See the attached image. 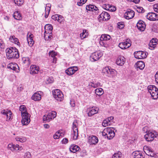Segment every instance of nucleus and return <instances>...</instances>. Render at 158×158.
<instances>
[{
  "label": "nucleus",
  "instance_id": "obj_1",
  "mask_svg": "<svg viewBox=\"0 0 158 158\" xmlns=\"http://www.w3.org/2000/svg\"><path fill=\"white\" fill-rule=\"evenodd\" d=\"M6 52L7 58L8 59H17L19 57L18 50L15 47L7 48L6 50Z\"/></svg>",
  "mask_w": 158,
  "mask_h": 158
},
{
  "label": "nucleus",
  "instance_id": "obj_2",
  "mask_svg": "<svg viewBox=\"0 0 158 158\" xmlns=\"http://www.w3.org/2000/svg\"><path fill=\"white\" fill-rule=\"evenodd\" d=\"M102 135L103 136H106L108 139L110 140L115 136V133L113 128L107 127L103 130Z\"/></svg>",
  "mask_w": 158,
  "mask_h": 158
},
{
  "label": "nucleus",
  "instance_id": "obj_3",
  "mask_svg": "<svg viewBox=\"0 0 158 158\" xmlns=\"http://www.w3.org/2000/svg\"><path fill=\"white\" fill-rule=\"evenodd\" d=\"M148 92L151 96L154 99H156L158 98V89L154 85H150L148 87Z\"/></svg>",
  "mask_w": 158,
  "mask_h": 158
},
{
  "label": "nucleus",
  "instance_id": "obj_4",
  "mask_svg": "<svg viewBox=\"0 0 158 158\" xmlns=\"http://www.w3.org/2000/svg\"><path fill=\"white\" fill-rule=\"evenodd\" d=\"M146 132L147 134L145 135L144 138L148 142L153 140L157 135V133L154 131H147Z\"/></svg>",
  "mask_w": 158,
  "mask_h": 158
},
{
  "label": "nucleus",
  "instance_id": "obj_5",
  "mask_svg": "<svg viewBox=\"0 0 158 158\" xmlns=\"http://www.w3.org/2000/svg\"><path fill=\"white\" fill-rule=\"evenodd\" d=\"M52 94L54 98L58 101L61 102L63 100L64 98L63 94L60 90L58 89H55L52 91Z\"/></svg>",
  "mask_w": 158,
  "mask_h": 158
},
{
  "label": "nucleus",
  "instance_id": "obj_6",
  "mask_svg": "<svg viewBox=\"0 0 158 158\" xmlns=\"http://www.w3.org/2000/svg\"><path fill=\"white\" fill-rule=\"evenodd\" d=\"M56 116V113L55 111H52L48 113L47 115H45L43 117L44 121H50L51 120L54 118Z\"/></svg>",
  "mask_w": 158,
  "mask_h": 158
},
{
  "label": "nucleus",
  "instance_id": "obj_7",
  "mask_svg": "<svg viewBox=\"0 0 158 158\" xmlns=\"http://www.w3.org/2000/svg\"><path fill=\"white\" fill-rule=\"evenodd\" d=\"M103 55L102 52L100 51L95 52L92 54L90 56V60L94 61L98 60Z\"/></svg>",
  "mask_w": 158,
  "mask_h": 158
},
{
  "label": "nucleus",
  "instance_id": "obj_8",
  "mask_svg": "<svg viewBox=\"0 0 158 158\" xmlns=\"http://www.w3.org/2000/svg\"><path fill=\"white\" fill-rule=\"evenodd\" d=\"M1 113L6 116V120L7 121L10 120L12 118V113L10 110H3L1 111Z\"/></svg>",
  "mask_w": 158,
  "mask_h": 158
},
{
  "label": "nucleus",
  "instance_id": "obj_9",
  "mask_svg": "<svg viewBox=\"0 0 158 158\" xmlns=\"http://www.w3.org/2000/svg\"><path fill=\"white\" fill-rule=\"evenodd\" d=\"M22 123L23 125H27L30 122V115L29 114H22Z\"/></svg>",
  "mask_w": 158,
  "mask_h": 158
},
{
  "label": "nucleus",
  "instance_id": "obj_10",
  "mask_svg": "<svg viewBox=\"0 0 158 158\" xmlns=\"http://www.w3.org/2000/svg\"><path fill=\"white\" fill-rule=\"evenodd\" d=\"M109 14L105 11L102 12L98 16V20L100 22L101 20L106 21L109 20L110 18Z\"/></svg>",
  "mask_w": 158,
  "mask_h": 158
},
{
  "label": "nucleus",
  "instance_id": "obj_11",
  "mask_svg": "<svg viewBox=\"0 0 158 158\" xmlns=\"http://www.w3.org/2000/svg\"><path fill=\"white\" fill-rule=\"evenodd\" d=\"M131 41L129 39H127L126 41L120 43L119 44V47L122 49L127 48L131 46Z\"/></svg>",
  "mask_w": 158,
  "mask_h": 158
},
{
  "label": "nucleus",
  "instance_id": "obj_12",
  "mask_svg": "<svg viewBox=\"0 0 158 158\" xmlns=\"http://www.w3.org/2000/svg\"><path fill=\"white\" fill-rule=\"evenodd\" d=\"M135 57L138 59H143L147 57L146 53L144 52L139 51L134 53Z\"/></svg>",
  "mask_w": 158,
  "mask_h": 158
},
{
  "label": "nucleus",
  "instance_id": "obj_13",
  "mask_svg": "<svg viewBox=\"0 0 158 158\" xmlns=\"http://www.w3.org/2000/svg\"><path fill=\"white\" fill-rule=\"evenodd\" d=\"M147 18L150 20H158V14L154 13H150L146 16Z\"/></svg>",
  "mask_w": 158,
  "mask_h": 158
},
{
  "label": "nucleus",
  "instance_id": "obj_14",
  "mask_svg": "<svg viewBox=\"0 0 158 158\" xmlns=\"http://www.w3.org/2000/svg\"><path fill=\"white\" fill-rule=\"evenodd\" d=\"M78 70V67L77 66L70 67L65 70V73L69 75H71L74 74Z\"/></svg>",
  "mask_w": 158,
  "mask_h": 158
},
{
  "label": "nucleus",
  "instance_id": "obj_15",
  "mask_svg": "<svg viewBox=\"0 0 158 158\" xmlns=\"http://www.w3.org/2000/svg\"><path fill=\"white\" fill-rule=\"evenodd\" d=\"M88 140V142L90 145L96 144L98 141V138L94 135L89 136Z\"/></svg>",
  "mask_w": 158,
  "mask_h": 158
},
{
  "label": "nucleus",
  "instance_id": "obj_16",
  "mask_svg": "<svg viewBox=\"0 0 158 158\" xmlns=\"http://www.w3.org/2000/svg\"><path fill=\"white\" fill-rule=\"evenodd\" d=\"M7 68L15 71L16 73H18L19 71V66L16 63H10L8 65Z\"/></svg>",
  "mask_w": 158,
  "mask_h": 158
},
{
  "label": "nucleus",
  "instance_id": "obj_17",
  "mask_svg": "<svg viewBox=\"0 0 158 158\" xmlns=\"http://www.w3.org/2000/svg\"><path fill=\"white\" fill-rule=\"evenodd\" d=\"M134 15V12L133 10H129L125 13L124 17L126 19H129L133 18Z\"/></svg>",
  "mask_w": 158,
  "mask_h": 158
},
{
  "label": "nucleus",
  "instance_id": "obj_18",
  "mask_svg": "<svg viewBox=\"0 0 158 158\" xmlns=\"http://www.w3.org/2000/svg\"><path fill=\"white\" fill-rule=\"evenodd\" d=\"M138 29L141 31H143L145 29L146 25L142 20H139L136 24Z\"/></svg>",
  "mask_w": 158,
  "mask_h": 158
},
{
  "label": "nucleus",
  "instance_id": "obj_19",
  "mask_svg": "<svg viewBox=\"0 0 158 158\" xmlns=\"http://www.w3.org/2000/svg\"><path fill=\"white\" fill-rule=\"evenodd\" d=\"M39 67L35 65H32L31 66L30 73L31 74H37L39 71Z\"/></svg>",
  "mask_w": 158,
  "mask_h": 158
},
{
  "label": "nucleus",
  "instance_id": "obj_20",
  "mask_svg": "<svg viewBox=\"0 0 158 158\" xmlns=\"http://www.w3.org/2000/svg\"><path fill=\"white\" fill-rule=\"evenodd\" d=\"M8 148L10 149L12 151H13L15 150L21 151L23 149L22 147H20L19 145L17 144L15 145L9 144L8 145Z\"/></svg>",
  "mask_w": 158,
  "mask_h": 158
},
{
  "label": "nucleus",
  "instance_id": "obj_21",
  "mask_svg": "<svg viewBox=\"0 0 158 158\" xmlns=\"http://www.w3.org/2000/svg\"><path fill=\"white\" fill-rule=\"evenodd\" d=\"M98 109L97 107H93L88 109V114L89 116H91L92 115L98 113Z\"/></svg>",
  "mask_w": 158,
  "mask_h": 158
},
{
  "label": "nucleus",
  "instance_id": "obj_22",
  "mask_svg": "<svg viewBox=\"0 0 158 158\" xmlns=\"http://www.w3.org/2000/svg\"><path fill=\"white\" fill-rule=\"evenodd\" d=\"M33 35L30 32H28L27 35V40L29 46L31 47L34 43L33 40Z\"/></svg>",
  "mask_w": 158,
  "mask_h": 158
},
{
  "label": "nucleus",
  "instance_id": "obj_23",
  "mask_svg": "<svg viewBox=\"0 0 158 158\" xmlns=\"http://www.w3.org/2000/svg\"><path fill=\"white\" fill-rule=\"evenodd\" d=\"M41 91H39L34 93L31 97L32 99L35 101H39L41 98Z\"/></svg>",
  "mask_w": 158,
  "mask_h": 158
},
{
  "label": "nucleus",
  "instance_id": "obj_24",
  "mask_svg": "<svg viewBox=\"0 0 158 158\" xmlns=\"http://www.w3.org/2000/svg\"><path fill=\"white\" fill-rule=\"evenodd\" d=\"M52 35V32H49V31H45L44 37L45 40L47 41H50L53 38Z\"/></svg>",
  "mask_w": 158,
  "mask_h": 158
},
{
  "label": "nucleus",
  "instance_id": "obj_25",
  "mask_svg": "<svg viewBox=\"0 0 158 158\" xmlns=\"http://www.w3.org/2000/svg\"><path fill=\"white\" fill-rule=\"evenodd\" d=\"M147 150L148 155L150 156L151 157H153L155 156V154L153 151L152 149L151 148L148 147L147 146H145L144 147V151L146 153L145 150Z\"/></svg>",
  "mask_w": 158,
  "mask_h": 158
},
{
  "label": "nucleus",
  "instance_id": "obj_26",
  "mask_svg": "<svg viewBox=\"0 0 158 158\" xmlns=\"http://www.w3.org/2000/svg\"><path fill=\"white\" fill-rule=\"evenodd\" d=\"M125 59L123 57L120 56L118 57L116 60V64L119 66H122L125 63Z\"/></svg>",
  "mask_w": 158,
  "mask_h": 158
},
{
  "label": "nucleus",
  "instance_id": "obj_27",
  "mask_svg": "<svg viewBox=\"0 0 158 158\" xmlns=\"http://www.w3.org/2000/svg\"><path fill=\"white\" fill-rule=\"evenodd\" d=\"M9 40L11 42L17 44L19 46L20 45L18 39L16 38L15 36H10L9 38Z\"/></svg>",
  "mask_w": 158,
  "mask_h": 158
},
{
  "label": "nucleus",
  "instance_id": "obj_28",
  "mask_svg": "<svg viewBox=\"0 0 158 158\" xmlns=\"http://www.w3.org/2000/svg\"><path fill=\"white\" fill-rule=\"evenodd\" d=\"M51 5L49 3L47 4H46L45 9V17L47 18L49 15L50 13Z\"/></svg>",
  "mask_w": 158,
  "mask_h": 158
},
{
  "label": "nucleus",
  "instance_id": "obj_29",
  "mask_svg": "<svg viewBox=\"0 0 158 158\" xmlns=\"http://www.w3.org/2000/svg\"><path fill=\"white\" fill-rule=\"evenodd\" d=\"M134 158H144L142 153L140 151H135L132 153Z\"/></svg>",
  "mask_w": 158,
  "mask_h": 158
},
{
  "label": "nucleus",
  "instance_id": "obj_30",
  "mask_svg": "<svg viewBox=\"0 0 158 158\" xmlns=\"http://www.w3.org/2000/svg\"><path fill=\"white\" fill-rule=\"evenodd\" d=\"M116 72L115 70L110 67V68H109V71H108L107 76L109 77H113L115 75Z\"/></svg>",
  "mask_w": 158,
  "mask_h": 158
},
{
  "label": "nucleus",
  "instance_id": "obj_31",
  "mask_svg": "<svg viewBox=\"0 0 158 158\" xmlns=\"http://www.w3.org/2000/svg\"><path fill=\"white\" fill-rule=\"evenodd\" d=\"M80 148L79 146L76 145H72L70 148V150L71 152L75 153L79 151Z\"/></svg>",
  "mask_w": 158,
  "mask_h": 158
},
{
  "label": "nucleus",
  "instance_id": "obj_32",
  "mask_svg": "<svg viewBox=\"0 0 158 158\" xmlns=\"http://www.w3.org/2000/svg\"><path fill=\"white\" fill-rule=\"evenodd\" d=\"M137 67L140 70H143L144 68L145 64L142 61H139L136 63Z\"/></svg>",
  "mask_w": 158,
  "mask_h": 158
},
{
  "label": "nucleus",
  "instance_id": "obj_33",
  "mask_svg": "<svg viewBox=\"0 0 158 158\" xmlns=\"http://www.w3.org/2000/svg\"><path fill=\"white\" fill-rule=\"evenodd\" d=\"M13 16L15 19L17 20H20L22 18L21 14L19 11L15 12L13 14Z\"/></svg>",
  "mask_w": 158,
  "mask_h": 158
},
{
  "label": "nucleus",
  "instance_id": "obj_34",
  "mask_svg": "<svg viewBox=\"0 0 158 158\" xmlns=\"http://www.w3.org/2000/svg\"><path fill=\"white\" fill-rule=\"evenodd\" d=\"M19 110L21 111V115L23 114H28L27 111V109L25 106L24 105H21L19 107Z\"/></svg>",
  "mask_w": 158,
  "mask_h": 158
},
{
  "label": "nucleus",
  "instance_id": "obj_35",
  "mask_svg": "<svg viewBox=\"0 0 158 158\" xmlns=\"http://www.w3.org/2000/svg\"><path fill=\"white\" fill-rule=\"evenodd\" d=\"M45 31H49V32H52L53 29L52 26L50 24H46L45 26Z\"/></svg>",
  "mask_w": 158,
  "mask_h": 158
},
{
  "label": "nucleus",
  "instance_id": "obj_36",
  "mask_svg": "<svg viewBox=\"0 0 158 158\" xmlns=\"http://www.w3.org/2000/svg\"><path fill=\"white\" fill-rule=\"evenodd\" d=\"M95 93L97 95L101 96L103 94L104 91L102 88H99L95 90Z\"/></svg>",
  "mask_w": 158,
  "mask_h": 158
},
{
  "label": "nucleus",
  "instance_id": "obj_37",
  "mask_svg": "<svg viewBox=\"0 0 158 158\" xmlns=\"http://www.w3.org/2000/svg\"><path fill=\"white\" fill-rule=\"evenodd\" d=\"M110 35L107 34L102 35L100 38V40H107L110 39Z\"/></svg>",
  "mask_w": 158,
  "mask_h": 158
},
{
  "label": "nucleus",
  "instance_id": "obj_38",
  "mask_svg": "<svg viewBox=\"0 0 158 158\" xmlns=\"http://www.w3.org/2000/svg\"><path fill=\"white\" fill-rule=\"evenodd\" d=\"M88 35V32L86 30H84L82 33L80 34V36L81 39H83L86 38Z\"/></svg>",
  "mask_w": 158,
  "mask_h": 158
},
{
  "label": "nucleus",
  "instance_id": "obj_39",
  "mask_svg": "<svg viewBox=\"0 0 158 158\" xmlns=\"http://www.w3.org/2000/svg\"><path fill=\"white\" fill-rule=\"evenodd\" d=\"M89 85L92 87L96 88V87L100 86L101 84L99 82H97L96 83H94L93 82H90L89 84Z\"/></svg>",
  "mask_w": 158,
  "mask_h": 158
},
{
  "label": "nucleus",
  "instance_id": "obj_40",
  "mask_svg": "<svg viewBox=\"0 0 158 158\" xmlns=\"http://www.w3.org/2000/svg\"><path fill=\"white\" fill-rule=\"evenodd\" d=\"M78 130L73 131V133L71 135V136L73 137L74 140H76L77 139L78 136Z\"/></svg>",
  "mask_w": 158,
  "mask_h": 158
},
{
  "label": "nucleus",
  "instance_id": "obj_41",
  "mask_svg": "<svg viewBox=\"0 0 158 158\" xmlns=\"http://www.w3.org/2000/svg\"><path fill=\"white\" fill-rule=\"evenodd\" d=\"M156 43H154L153 41H150L149 44V48L152 50L156 47Z\"/></svg>",
  "mask_w": 158,
  "mask_h": 158
},
{
  "label": "nucleus",
  "instance_id": "obj_42",
  "mask_svg": "<svg viewBox=\"0 0 158 158\" xmlns=\"http://www.w3.org/2000/svg\"><path fill=\"white\" fill-rule=\"evenodd\" d=\"M109 68H110V67L107 66L105 67L102 69V73L104 75L107 76V75L108 74V71H109Z\"/></svg>",
  "mask_w": 158,
  "mask_h": 158
},
{
  "label": "nucleus",
  "instance_id": "obj_43",
  "mask_svg": "<svg viewBox=\"0 0 158 158\" xmlns=\"http://www.w3.org/2000/svg\"><path fill=\"white\" fill-rule=\"evenodd\" d=\"M16 140L17 141H19L20 142H24L26 141V139L25 137H17L15 138Z\"/></svg>",
  "mask_w": 158,
  "mask_h": 158
},
{
  "label": "nucleus",
  "instance_id": "obj_44",
  "mask_svg": "<svg viewBox=\"0 0 158 158\" xmlns=\"http://www.w3.org/2000/svg\"><path fill=\"white\" fill-rule=\"evenodd\" d=\"M121 153L120 152H118L117 153H115L113 156L112 158H121Z\"/></svg>",
  "mask_w": 158,
  "mask_h": 158
},
{
  "label": "nucleus",
  "instance_id": "obj_45",
  "mask_svg": "<svg viewBox=\"0 0 158 158\" xmlns=\"http://www.w3.org/2000/svg\"><path fill=\"white\" fill-rule=\"evenodd\" d=\"M15 3L17 4L18 6H21L24 2L23 0H14Z\"/></svg>",
  "mask_w": 158,
  "mask_h": 158
},
{
  "label": "nucleus",
  "instance_id": "obj_46",
  "mask_svg": "<svg viewBox=\"0 0 158 158\" xmlns=\"http://www.w3.org/2000/svg\"><path fill=\"white\" fill-rule=\"evenodd\" d=\"M77 123L76 120H75L73 123V131L78 130L77 126Z\"/></svg>",
  "mask_w": 158,
  "mask_h": 158
},
{
  "label": "nucleus",
  "instance_id": "obj_47",
  "mask_svg": "<svg viewBox=\"0 0 158 158\" xmlns=\"http://www.w3.org/2000/svg\"><path fill=\"white\" fill-rule=\"evenodd\" d=\"M22 60L24 64H28L30 63L29 59L28 57H23L22 58Z\"/></svg>",
  "mask_w": 158,
  "mask_h": 158
},
{
  "label": "nucleus",
  "instance_id": "obj_48",
  "mask_svg": "<svg viewBox=\"0 0 158 158\" xmlns=\"http://www.w3.org/2000/svg\"><path fill=\"white\" fill-rule=\"evenodd\" d=\"M111 123H109L106 119L104 120L102 123V125L104 127H106L108 125H110Z\"/></svg>",
  "mask_w": 158,
  "mask_h": 158
},
{
  "label": "nucleus",
  "instance_id": "obj_49",
  "mask_svg": "<svg viewBox=\"0 0 158 158\" xmlns=\"http://www.w3.org/2000/svg\"><path fill=\"white\" fill-rule=\"evenodd\" d=\"M118 27L119 29H122L124 27V25L123 22H119L117 23Z\"/></svg>",
  "mask_w": 158,
  "mask_h": 158
},
{
  "label": "nucleus",
  "instance_id": "obj_50",
  "mask_svg": "<svg viewBox=\"0 0 158 158\" xmlns=\"http://www.w3.org/2000/svg\"><path fill=\"white\" fill-rule=\"evenodd\" d=\"M93 5H87L86 6V9L87 11H93Z\"/></svg>",
  "mask_w": 158,
  "mask_h": 158
},
{
  "label": "nucleus",
  "instance_id": "obj_51",
  "mask_svg": "<svg viewBox=\"0 0 158 158\" xmlns=\"http://www.w3.org/2000/svg\"><path fill=\"white\" fill-rule=\"evenodd\" d=\"M46 83L48 84L52 83L53 82V79L52 77H48L46 79Z\"/></svg>",
  "mask_w": 158,
  "mask_h": 158
},
{
  "label": "nucleus",
  "instance_id": "obj_52",
  "mask_svg": "<svg viewBox=\"0 0 158 158\" xmlns=\"http://www.w3.org/2000/svg\"><path fill=\"white\" fill-rule=\"evenodd\" d=\"M60 133L59 132H56L53 135V137L55 139H57L60 137Z\"/></svg>",
  "mask_w": 158,
  "mask_h": 158
},
{
  "label": "nucleus",
  "instance_id": "obj_53",
  "mask_svg": "<svg viewBox=\"0 0 158 158\" xmlns=\"http://www.w3.org/2000/svg\"><path fill=\"white\" fill-rule=\"evenodd\" d=\"M57 53L54 51H52L49 52V55L52 57H55V56L57 55Z\"/></svg>",
  "mask_w": 158,
  "mask_h": 158
},
{
  "label": "nucleus",
  "instance_id": "obj_54",
  "mask_svg": "<svg viewBox=\"0 0 158 158\" xmlns=\"http://www.w3.org/2000/svg\"><path fill=\"white\" fill-rule=\"evenodd\" d=\"M110 5L109 4H104L102 5V7L104 9L109 10Z\"/></svg>",
  "mask_w": 158,
  "mask_h": 158
},
{
  "label": "nucleus",
  "instance_id": "obj_55",
  "mask_svg": "<svg viewBox=\"0 0 158 158\" xmlns=\"http://www.w3.org/2000/svg\"><path fill=\"white\" fill-rule=\"evenodd\" d=\"M87 1V0H80V2H77V5L79 6H82Z\"/></svg>",
  "mask_w": 158,
  "mask_h": 158
},
{
  "label": "nucleus",
  "instance_id": "obj_56",
  "mask_svg": "<svg viewBox=\"0 0 158 158\" xmlns=\"http://www.w3.org/2000/svg\"><path fill=\"white\" fill-rule=\"evenodd\" d=\"M0 47L1 48L4 49L5 47V44L3 40L0 39Z\"/></svg>",
  "mask_w": 158,
  "mask_h": 158
},
{
  "label": "nucleus",
  "instance_id": "obj_57",
  "mask_svg": "<svg viewBox=\"0 0 158 158\" xmlns=\"http://www.w3.org/2000/svg\"><path fill=\"white\" fill-rule=\"evenodd\" d=\"M64 20V18L60 15H58V17L57 18V21L59 23H61Z\"/></svg>",
  "mask_w": 158,
  "mask_h": 158
},
{
  "label": "nucleus",
  "instance_id": "obj_58",
  "mask_svg": "<svg viewBox=\"0 0 158 158\" xmlns=\"http://www.w3.org/2000/svg\"><path fill=\"white\" fill-rule=\"evenodd\" d=\"M136 10L139 13H143L144 12L143 8L141 7H137Z\"/></svg>",
  "mask_w": 158,
  "mask_h": 158
},
{
  "label": "nucleus",
  "instance_id": "obj_59",
  "mask_svg": "<svg viewBox=\"0 0 158 158\" xmlns=\"http://www.w3.org/2000/svg\"><path fill=\"white\" fill-rule=\"evenodd\" d=\"M153 6L154 10L156 12L158 13V3L155 4Z\"/></svg>",
  "mask_w": 158,
  "mask_h": 158
},
{
  "label": "nucleus",
  "instance_id": "obj_60",
  "mask_svg": "<svg viewBox=\"0 0 158 158\" xmlns=\"http://www.w3.org/2000/svg\"><path fill=\"white\" fill-rule=\"evenodd\" d=\"M31 156V154L30 152H27L24 155L25 158H30Z\"/></svg>",
  "mask_w": 158,
  "mask_h": 158
},
{
  "label": "nucleus",
  "instance_id": "obj_61",
  "mask_svg": "<svg viewBox=\"0 0 158 158\" xmlns=\"http://www.w3.org/2000/svg\"><path fill=\"white\" fill-rule=\"evenodd\" d=\"M58 17V15L55 14L53 15L52 16V19L55 20H57V18Z\"/></svg>",
  "mask_w": 158,
  "mask_h": 158
},
{
  "label": "nucleus",
  "instance_id": "obj_62",
  "mask_svg": "<svg viewBox=\"0 0 158 158\" xmlns=\"http://www.w3.org/2000/svg\"><path fill=\"white\" fill-rule=\"evenodd\" d=\"M62 142V143L63 144H66L68 142V140L67 138H64L61 141Z\"/></svg>",
  "mask_w": 158,
  "mask_h": 158
},
{
  "label": "nucleus",
  "instance_id": "obj_63",
  "mask_svg": "<svg viewBox=\"0 0 158 158\" xmlns=\"http://www.w3.org/2000/svg\"><path fill=\"white\" fill-rule=\"evenodd\" d=\"M116 10V9L115 7L114 6H111L110 5L109 11H114Z\"/></svg>",
  "mask_w": 158,
  "mask_h": 158
},
{
  "label": "nucleus",
  "instance_id": "obj_64",
  "mask_svg": "<svg viewBox=\"0 0 158 158\" xmlns=\"http://www.w3.org/2000/svg\"><path fill=\"white\" fill-rule=\"evenodd\" d=\"M155 80L156 83L158 84V71H157L155 75Z\"/></svg>",
  "mask_w": 158,
  "mask_h": 158
}]
</instances>
